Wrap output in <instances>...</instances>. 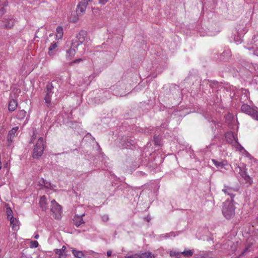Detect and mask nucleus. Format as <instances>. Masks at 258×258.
I'll use <instances>...</instances> for the list:
<instances>
[{"label":"nucleus","mask_w":258,"mask_h":258,"mask_svg":"<svg viewBox=\"0 0 258 258\" xmlns=\"http://www.w3.org/2000/svg\"><path fill=\"white\" fill-rule=\"evenodd\" d=\"M243 179L245 180V182H246V183H249V184H251L252 182V180L248 174L247 175H246V176H244V177L243 178Z\"/></svg>","instance_id":"a19ab883"},{"label":"nucleus","mask_w":258,"mask_h":258,"mask_svg":"<svg viewBox=\"0 0 258 258\" xmlns=\"http://www.w3.org/2000/svg\"><path fill=\"white\" fill-rule=\"evenodd\" d=\"M225 137L227 143L231 144L232 145H233V144H234V142L238 140L237 138L235 137L233 133L231 132L226 133Z\"/></svg>","instance_id":"2eb2a0df"},{"label":"nucleus","mask_w":258,"mask_h":258,"mask_svg":"<svg viewBox=\"0 0 258 258\" xmlns=\"http://www.w3.org/2000/svg\"><path fill=\"white\" fill-rule=\"evenodd\" d=\"M157 138L156 136H154V141L155 143V144H156V145H159L160 144H159V143H158V141H157Z\"/></svg>","instance_id":"5fc2aeb1"},{"label":"nucleus","mask_w":258,"mask_h":258,"mask_svg":"<svg viewBox=\"0 0 258 258\" xmlns=\"http://www.w3.org/2000/svg\"><path fill=\"white\" fill-rule=\"evenodd\" d=\"M58 258H66V255L64 254L58 256Z\"/></svg>","instance_id":"bf43d9fd"},{"label":"nucleus","mask_w":258,"mask_h":258,"mask_svg":"<svg viewBox=\"0 0 258 258\" xmlns=\"http://www.w3.org/2000/svg\"><path fill=\"white\" fill-rule=\"evenodd\" d=\"M247 114L254 119L258 120V111L255 109L252 108Z\"/></svg>","instance_id":"393cba45"},{"label":"nucleus","mask_w":258,"mask_h":258,"mask_svg":"<svg viewBox=\"0 0 258 258\" xmlns=\"http://www.w3.org/2000/svg\"><path fill=\"white\" fill-rule=\"evenodd\" d=\"M236 171L239 172V174L243 178L244 177V176H246L248 175L247 173L245 170H243L241 167H237L236 168Z\"/></svg>","instance_id":"2f4dec72"},{"label":"nucleus","mask_w":258,"mask_h":258,"mask_svg":"<svg viewBox=\"0 0 258 258\" xmlns=\"http://www.w3.org/2000/svg\"><path fill=\"white\" fill-rule=\"evenodd\" d=\"M15 23V20L13 17L10 16L4 19V20L3 21V26L7 29L12 28Z\"/></svg>","instance_id":"f8f14e48"},{"label":"nucleus","mask_w":258,"mask_h":258,"mask_svg":"<svg viewBox=\"0 0 258 258\" xmlns=\"http://www.w3.org/2000/svg\"><path fill=\"white\" fill-rule=\"evenodd\" d=\"M99 56L101 57H106V60L111 61L113 58V55L110 52L102 51L99 53Z\"/></svg>","instance_id":"bb28decb"},{"label":"nucleus","mask_w":258,"mask_h":258,"mask_svg":"<svg viewBox=\"0 0 258 258\" xmlns=\"http://www.w3.org/2000/svg\"><path fill=\"white\" fill-rule=\"evenodd\" d=\"M109 0H99V3L101 5H105L106 3H107L108 2Z\"/></svg>","instance_id":"603ef678"},{"label":"nucleus","mask_w":258,"mask_h":258,"mask_svg":"<svg viewBox=\"0 0 258 258\" xmlns=\"http://www.w3.org/2000/svg\"><path fill=\"white\" fill-rule=\"evenodd\" d=\"M239 189V188L238 186L232 187L229 186L224 185V188L222 189V191H223L225 194L230 196V201H233V198L234 197L236 192L238 191Z\"/></svg>","instance_id":"1a4fd4ad"},{"label":"nucleus","mask_w":258,"mask_h":258,"mask_svg":"<svg viewBox=\"0 0 258 258\" xmlns=\"http://www.w3.org/2000/svg\"><path fill=\"white\" fill-rule=\"evenodd\" d=\"M235 207L233 201L226 200L223 204L222 213L227 219H230L235 215Z\"/></svg>","instance_id":"f03ea898"},{"label":"nucleus","mask_w":258,"mask_h":258,"mask_svg":"<svg viewBox=\"0 0 258 258\" xmlns=\"http://www.w3.org/2000/svg\"><path fill=\"white\" fill-rule=\"evenodd\" d=\"M236 171L239 172V174L243 178L244 177V176H246L248 175L247 173L245 170H243L241 167H237L236 168Z\"/></svg>","instance_id":"f704fd0d"},{"label":"nucleus","mask_w":258,"mask_h":258,"mask_svg":"<svg viewBox=\"0 0 258 258\" xmlns=\"http://www.w3.org/2000/svg\"><path fill=\"white\" fill-rule=\"evenodd\" d=\"M181 253L175 250H171L170 252V256L171 257H175L176 258H179Z\"/></svg>","instance_id":"e433bc0d"},{"label":"nucleus","mask_w":258,"mask_h":258,"mask_svg":"<svg viewBox=\"0 0 258 258\" xmlns=\"http://www.w3.org/2000/svg\"><path fill=\"white\" fill-rule=\"evenodd\" d=\"M72 253L77 258H85L86 256L82 251L77 250L76 249L72 250Z\"/></svg>","instance_id":"a878e982"},{"label":"nucleus","mask_w":258,"mask_h":258,"mask_svg":"<svg viewBox=\"0 0 258 258\" xmlns=\"http://www.w3.org/2000/svg\"><path fill=\"white\" fill-rule=\"evenodd\" d=\"M139 258H155V256L151 252H145L138 254Z\"/></svg>","instance_id":"b1692460"},{"label":"nucleus","mask_w":258,"mask_h":258,"mask_svg":"<svg viewBox=\"0 0 258 258\" xmlns=\"http://www.w3.org/2000/svg\"><path fill=\"white\" fill-rule=\"evenodd\" d=\"M180 233H181L180 231H176V232L171 231L169 233L160 234L158 236L157 238L158 240H162L164 239H169L172 237H175L176 236H178Z\"/></svg>","instance_id":"9b49d317"},{"label":"nucleus","mask_w":258,"mask_h":258,"mask_svg":"<svg viewBox=\"0 0 258 258\" xmlns=\"http://www.w3.org/2000/svg\"><path fill=\"white\" fill-rule=\"evenodd\" d=\"M17 107V102L16 100L12 99L10 101L9 103V110L10 111H14Z\"/></svg>","instance_id":"5701e85b"},{"label":"nucleus","mask_w":258,"mask_h":258,"mask_svg":"<svg viewBox=\"0 0 258 258\" xmlns=\"http://www.w3.org/2000/svg\"><path fill=\"white\" fill-rule=\"evenodd\" d=\"M124 258H139L138 254H132L130 255H126Z\"/></svg>","instance_id":"49530a36"},{"label":"nucleus","mask_w":258,"mask_h":258,"mask_svg":"<svg viewBox=\"0 0 258 258\" xmlns=\"http://www.w3.org/2000/svg\"><path fill=\"white\" fill-rule=\"evenodd\" d=\"M136 142L133 137L125 136L120 139L118 146L121 149H128L134 146Z\"/></svg>","instance_id":"39448f33"},{"label":"nucleus","mask_w":258,"mask_h":258,"mask_svg":"<svg viewBox=\"0 0 258 258\" xmlns=\"http://www.w3.org/2000/svg\"><path fill=\"white\" fill-rule=\"evenodd\" d=\"M210 126L214 134H216L219 132V128L221 127V123L219 122H216L215 120H212L210 121Z\"/></svg>","instance_id":"f3484780"},{"label":"nucleus","mask_w":258,"mask_h":258,"mask_svg":"<svg viewBox=\"0 0 258 258\" xmlns=\"http://www.w3.org/2000/svg\"><path fill=\"white\" fill-rule=\"evenodd\" d=\"M40 184L43 185L46 188H50L52 187L51 183L44 179H42V182H40Z\"/></svg>","instance_id":"c9c22d12"},{"label":"nucleus","mask_w":258,"mask_h":258,"mask_svg":"<svg viewBox=\"0 0 258 258\" xmlns=\"http://www.w3.org/2000/svg\"><path fill=\"white\" fill-rule=\"evenodd\" d=\"M104 93L105 94L104 96L105 97V98L102 97L101 100L100 101H99L98 103H102V102H104L107 99L106 94L108 93V92L107 91H106V92H104Z\"/></svg>","instance_id":"8fccbe9b"},{"label":"nucleus","mask_w":258,"mask_h":258,"mask_svg":"<svg viewBox=\"0 0 258 258\" xmlns=\"http://www.w3.org/2000/svg\"><path fill=\"white\" fill-rule=\"evenodd\" d=\"M13 138H14V136L8 135V137H7L8 141L10 143L12 142L13 141Z\"/></svg>","instance_id":"3c124183"},{"label":"nucleus","mask_w":258,"mask_h":258,"mask_svg":"<svg viewBox=\"0 0 258 258\" xmlns=\"http://www.w3.org/2000/svg\"><path fill=\"white\" fill-rule=\"evenodd\" d=\"M38 242L37 241L34 240L30 242V246L31 248H36L38 246Z\"/></svg>","instance_id":"ea45409f"},{"label":"nucleus","mask_w":258,"mask_h":258,"mask_svg":"<svg viewBox=\"0 0 258 258\" xmlns=\"http://www.w3.org/2000/svg\"><path fill=\"white\" fill-rule=\"evenodd\" d=\"M7 218L8 219H11V217H14L13 216V212L11 209L7 210Z\"/></svg>","instance_id":"a18cd8bd"},{"label":"nucleus","mask_w":258,"mask_h":258,"mask_svg":"<svg viewBox=\"0 0 258 258\" xmlns=\"http://www.w3.org/2000/svg\"><path fill=\"white\" fill-rule=\"evenodd\" d=\"M167 126V124L166 123H164L161 124V126L162 128H166Z\"/></svg>","instance_id":"13d9d810"},{"label":"nucleus","mask_w":258,"mask_h":258,"mask_svg":"<svg viewBox=\"0 0 258 258\" xmlns=\"http://www.w3.org/2000/svg\"><path fill=\"white\" fill-rule=\"evenodd\" d=\"M101 219L103 222H106L109 219V216L106 214L103 215L101 216Z\"/></svg>","instance_id":"79ce46f5"},{"label":"nucleus","mask_w":258,"mask_h":258,"mask_svg":"<svg viewBox=\"0 0 258 258\" xmlns=\"http://www.w3.org/2000/svg\"><path fill=\"white\" fill-rule=\"evenodd\" d=\"M43 145V139L40 137L37 140L33 149L32 157L34 158L41 156L44 150Z\"/></svg>","instance_id":"423d86ee"},{"label":"nucleus","mask_w":258,"mask_h":258,"mask_svg":"<svg viewBox=\"0 0 258 258\" xmlns=\"http://www.w3.org/2000/svg\"><path fill=\"white\" fill-rule=\"evenodd\" d=\"M1 168H2L1 163L0 162V169H1Z\"/></svg>","instance_id":"774afa93"},{"label":"nucleus","mask_w":258,"mask_h":258,"mask_svg":"<svg viewBox=\"0 0 258 258\" xmlns=\"http://www.w3.org/2000/svg\"><path fill=\"white\" fill-rule=\"evenodd\" d=\"M85 216V214H83L81 215L76 214L74 216L73 219L74 224L77 226L79 227L81 225L84 224L85 222L83 219V217Z\"/></svg>","instance_id":"4468645a"},{"label":"nucleus","mask_w":258,"mask_h":258,"mask_svg":"<svg viewBox=\"0 0 258 258\" xmlns=\"http://www.w3.org/2000/svg\"><path fill=\"white\" fill-rule=\"evenodd\" d=\"M47 200L45 196L40 198L39 201V206L42 211H46L47 209Z\"/></svg>","instance_id":"412c9836"},{"label":"nucleus","mask_w":258,"mask_h":258,"mask_svg":"<svg viewBox=\"0 0 258 258\" xmlns=\"http://www.w3.org/2000/svg\"><path fill=\"white\" fill-rule=\"evenodd\" d=\"M181 254H183L185 256H191L193 254V251L191 250H184L183 252H181Z\"/></svg>","instance_id":"4c0bfd02"},{"label":"nucleus","mask_w":258,"mask_h":258,"mask_svg":"<svg viewBox=\"0 0 258 258\" xmlns=\"http://www.w3.org/2000/svg\"><path fill=\"white\" fill-rule=\"evenodd\" d=\"M60 249H61V251L63 252V253H64V251L66 249V247L64 245H63L62 246L61 248H60Z\"/></svg>","instance_id":"6e6d98bb"},{"label":"nucleus","mask_w":258,"mask_h":258,"mask_svg":"<svg viewBox=\"0 0 258 258\" xmlns=\"http://www.w3.org/2000/svg\"><path fill=\"white\" fill-rule=\"evenodd\" d=\"M236 150H238L242 153L245 149L238 143V140L234 142V144L232 145Z\"/></svg>","instance_id":"c756f323"},{"label":"nucleus","mask_w":258,"mask_h":258,"mask_svg":"<svg viewBox=\"0 0 258 258\" xmlns=\"http://www.w3.org/2000/svg\"><path fill=\"white\" fill-rule=\"evenodd\" d=\"M39 236L38 234H35L34 235V238L38 239L39 238Z\"/></svg>","instance_id":"052dcab7"},{"label":"nucleus","mask_w":258,"mask_h":258,"mask_svg":"<svg viewBox=\"0 0 258 258\" xmlns=\"http://www.w3.org/2000/svg\"><path fill=\"white\" fill-rule=\"evenodd\" d=\"M241 96L240 98V101L241 102L244 103L249 98V93L247 90L245 89H241Z\"/></svg>","instance_id":"dca6fc26"},{"label":"nucleus","mask_w":258,"mask_h":258,"mask_svg":"<svg viewBox=\"0 0 258 258\" xmlns=\"http://www.w3.org/2000/svg\"><path fill=\"white\" fill-rule=\"evenodd\" d=\"M132 89L131 85L125 84L122 82H119L115 86L113 87L112 90L113 94L115 96H125L126 91H130Z\"/></svg>","instance_id":"7ed1b4c3"},{"label":"nucleus","mask_w":258,"mask_h":258,"mask_svg":"<svg viewBox=\"0 0 258 258\" xmlns=\"http://www.w3.org/2000/svg\"><path fill=\"white\" fill-rule=\"evenodd\" d=\"M54 251L55 253V254L58 255L59 256L64 254L63 252L60 249H54Z\"/></svg>","instance_id":"c03bdc74"},{"label":"nucleus","mask_w":258,"mask_h":258,"mask_svg":"<svg viewBox=\"0 0 258 258\" xmlns=\"http://www.w3.org/2000/svg\"><path fill=\"white\" fill-rule=\"evenodd\" d=\"M242 153L246 157L250 158V154L245 149L242 152Z\"/></svg>","instance_id":"09e8293b"},{"label":"nucleus","mask_w":258,"mask_h":258,"mask_svg":"<svg viewBox=\"0 0 258 258\" xmlns=\"http://www.w3.org/2000/svg\"><path fill=\"white\" fill-rule=\"evenodd\" d=\"M247 49L249 50L253 49V54L255 55L258 56V48H254V47L252 46L251 47H247Z\"/></svg>","instance_id":"37998d69"},{"label":"nucleus","mask_w":258,"mask_h":258,"mask_svg":"<svg viewBox=\"0 0 258 258\" xmlns=\"http://www.w3.org/2000/svg\"><path fill=\"white\" fill-rule=\"evenodd\" d=\"M231 56V51L229 49H226L220 54V59L221 60H227Z\"/></svg>","instance_id":"6ab92c4d"},{"label":"nucleus","mask_w":258,"mask_h":258,"mask_svg":"<svg viewBox=\"0 0 258 258\" xmlns=\"http://www.w3.org/2000/svg\"><path fill=\"white\" fill-rule=\"evenodd\" d=\"M57 47V42H55L51 43L50 46L48 48V54L49 55H52V51L55 50Z\"/></svg>","instance_id":"7c9ffc66"},{"label":"nucleus","mask_w":258,"mask_h":258,"mask_svg":"<svg viewBox=\"0 0 258 258\" xmlns=\"http://www.w3.org/2000/svg\"><path fill=\"white\" fill-rule=\"evenodd\" d=\"M51 211L52 212L53 216L55 219H59L61 218V206L54 200L51 202Z\"/></svg>","instance_id":"0eeeda50"},{"label":"nucleus","mask_w":258,"mask_h":258,"mask_svg":"<svg viewBox=\"0 0 258 258\" xmlns=\"http://www.w3.org/2000/svg\"><path fill=\"white\" fill-rule=\"evenodd\" d=\"M10 221L11 226L14 231H17L19 229V221L14 217H11Z\"/></svg>","instance_id":"a211bd4d"},{"label":"nucleus","mask_w":258,"mask_h":258,"mask_svg":"<svg viewBox=\"0 0 258 258\" xmlns=\"http://www.w3.org/2000/svg\"><path fill=\"white\" fill-rule=\"evenodd\" d=\"M146 219L147 220V222H149L150 220V217H147V218H146Z\"/></svg>","instance_id":"0e129e2a"},{"label":"nucleus","mask_w":258,"mask_h":258,"mask_svg":"<svg viewBox=\"0 0 258 258\" xmlns=\"http://www.w3.org/2000/svg\"><path fill=\"white\" fill-rule=\"evenodd\" d=\"M90 1L91 0H81L77 6L76 10V13H77L78 15L81 16L85 13L88 2Z\"/></svg>","instance_id":"9d476101"},{"label":"nucleus","mask_w":258,"mask_h":258,"mask_svg":"<svg viewBox=\"0 0 258 258\" xmlns=\"http://www.w3.org/2000/svg\"><path fill=\"white\" fill-rule=\"evenodd\" d=\"M90 81H85L84 83L86 84H88L90 83Z\"/></svg>","instance_id":"e2e57ef3"},{"label":"nucleus","mask_w":258,"mask_h":258,"mask_svg":"<svg viewBox=\"0 0 258 258\" xmlns=\"http://www.w3.org/2000/svg\"><path fill=\"white\" fill-rule=\"evenodd\" d=\"M248 27L246 25L241 24L237 26L236 28V31L237 34V38L235 39V41L237 42H239L241 41V37L246 33L248 31Z\"/></svg>","instance_id":"6e6552de"},{"label":"nucleus","mask_w":258,"mask_h":258,"mask_svg":"<svg viewBox=\"0 0 258 258\" xmlns=\"http://www.w3.org/2000/svg\"><path fill=\"white\" fill-rule=\"evenodd\" d=\"M236 171L239 172V174L243 178L244 177V176H246L248 175L247 173L245 170H243L241 167H237L236 168Z\"/></svg>","instance_id":"473e14b6"},{"label":"nucleus","mask_w":258,"mask_h":258,"mask_svg":"<svg viewBox=\"0 0 258 258\" xmlns=\"http://www.w3.org/2000/svg\"><path fill=\"white\" fill-rule=\"evenodd\" d=\"M137 174H138V175L139 176H144L145 175H146V173L143 171H139V172H137Z\"/></svg>","instance_id":"864d4df0"},{"label":"nucleus","mask_w":258,"mask_h":258,"mask_svg":"<svg viewBox=\"0 0 258 258\" xmlns=\"http://www.w3.org/2000/svg\"><path fill=\"white\" fill-rule=\"evenodd\" d=\"M196 258H206V257L205 256H200Z\"/></svg>","instance_id":"69168bd1"},{"label":"nucleus","mask_w":258,"mask_h":258,"mask_svg":"<svg viewBox=\"0 0 258 258\" xmlns=\"http://www.w3.org/2000/svg\"><path fill=\"white\" fill-rule=\"evenodd\" d=\"M253 43L255 46H258V42H257L258 41V35L257 36H254V37L253 38Z\"/></svg>","instance_id":"de8ad7c7"},{"label":"nucleus","mask_w":258,"mask_h":258,"mask_svg":"<svg viewBox=\"0 0 258 258\" xmlns=\"http://www.w3.org/2000/svg\"><path fill=\"white\" fill-rule=\"evenodd\" d=\"M251 108L249 105H247L246 103H243V104L241 107V111L246 113L248 114L249 112L251 110Z\"/></svg>","instance_id":"cd10ccee"},{"label":"nucleus","mask_w":258,"mask_h":258,"mask_svg":"<svg viewBox=\"0 0 258 258\" xmlns=\"http://www.w3.org/2000/svg\"><path fill=\"white\" fill-rule=\"evenodd\" d=\"M87 33L84 30H81L71 42L67 43V46L70 47L66 50V57L68 60H71L75 56L78 47L85 41Z\"/></svg>","instance_id":"f257e3e1"},{"label":"nucleus","mask_w":258,"mask_h":258,"mask_svg":"<svg viewBox=\"0 0 258 258\" xmlns=\"http://www.w3.org/2000/svg\"><path fill=\"white\" fill-rule=\"evenodd\" d=\"M18 126L14 127L12 128L9 131L8 135L12 136H14L15 134H16V133L18 131Z\"/></svg>","instance_id":"58836bf2"},{"label":"nucleus","mask_w":258,"mask_h":258,"mask_svg":"<svg viewBox=\"0 0 258 258\" xmlns=\"http://www.w3.org/2000/svg\"><path fill=\"white\" fill-rule=\"evenodd\" d=\"M255 241L252 238H249L245 244V247L243 252L241 253V255H243L245 253H246L248 250L250 249L251 247L254 244Z\"/></svg>","instance_id":"aec40b11"},{"label":"nucleus","mask_w":258,"mask_h":258,"mask_svg":"<svg viewBox=\"0 0 258 258\" xmlns=\"http://www.w3.org/2000/svg\"><path fill=\"white\" fill-rule=\"evenodd\" d=\"M213 163L217 167V168L220 169H228L229 166L228 164L226 161H219L215 159H212Z\"/></svg>","instance_id":"ddd939ff"},{"label":"nucleus","mask_w":258,"mask_h":258,"mask_svg":"<svg viewBox=\"0 0 258 258\" xmlns=\"http://www.w3.org/2000/svg\"><path fill=\"white\" fill-rule=\"evenodd\" d=\"M54 85L52 83H48L46 85V88L45 89V96L44 97V103L46 107L51 109L53 107V104L51 102V97L54 92L53 91L54 89Z\"/></svg>","instance_id":"20e7f679"},{"label":"nucleus","mask_w":258,"mask_h":258,"mask_svg":"<svg viewBox=\"0 0 258 258\" xmlns=\"http://www.w3.org/2000/svg\"><path fill=\"white\" fill-rule=\"evenodd\" d=\"M63 29L61 26H58L56 29L55 38L57 40L61 39L63 36Z\"/></svg>","instance_id":"4be33fe9"},{"label":"nucleus","mask_w":258,"mask_h":258,"mask_svg":"<svg viewBox=\"0 0 258 258\" xmlns=\"http://www.w3.org/2000/svg\"><path fill=\"white\" fill-rule=\"evenodd\" d=\"M236 171L239 172V174L243 178L244 177V176H246L248 175L247 173L245 170H243L241 167H237L236 168Z\"/></svg>","instance_id":"72a5a7b5"},{"label":"nucleus","mask_w":258,"mask_h":258,"mask_svg":"<svg viewBox=\"0 0 258 258\" xmlns=\"http://www.w3.org/2000/svg\"><path fill=\"white\" fill-rule=\"evenodd\" d=\"M52 36H53V34H49V36H50V37Z\"/></svg>","instance_id":"338daca9"},{"label":"nucleus","mask_w":258,"mask_h":258,"mask_svg":"<svg viewBox=\"0 0 258 258\" xmlns=\"http://www.w3.org/2000/svg\"><path fill=\"white\" fill-rule=\"evenodd\" d=\"M81 59H76L75 61H74V63H77V62H79Z\"/></svg>","instance_id":"680f3d73"},{"label":"nucleus","mask_w":258,"mask_h":258,"mask_svg":"<svg viewBox=\"0 0 258 258\" xmlns=\"http://www.w3.org/2000/svg\"><path fill=\"white\" fill-rule=\"evenodd\" d=\"M111 254H112V251L111 250H108L107 251V255L108 256H110L111 255Z\"/></svg>","instance_id":"4d7b16f0"},{"label":"nucleus","mask_w":258,"mask_h":258,"mask_svg":"<svg viewBox=\"0 0 258 258\" xmlns=\"http://www.w3.org/2000/svg\"><path fill=\"white\" fill-rule=\"evenodd\" d=\"M26 114V112L24 110H20L17 114L16 117L19 120L23 119Z\"/></svg>","instance_id":"c85d7f7f"}]
</instances>
